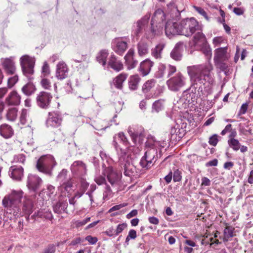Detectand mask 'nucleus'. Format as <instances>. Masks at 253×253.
Wrapping results in <instances>:
<instances>
[{"mask_svg": "<svg viewBox=\"0 0 253 253\" xmlns=\"http://www.w3.org/2000/svg\"><path fill=\"white\" fill-rule=\"evenodd\" d=\"M166 14L161 9L156 10L151 20V31L152 35L160 33L165 24V32L168 37L171 38L173 36L181 35L180 23L169 20L166 23Z\"/></svg>", "mask_w": 253, "mask_h": 253, "instance_id": "f257e3e1", "label": "nucleus"}, {"mask_svg": "<svg viewBox=\"0 0 253 253\" xmlns=\"http://www.w3.org/2000/svg\"><path fill=\"white\" fill-rule=\"evenodd\" d=\"M211 64L208 61L205 64L190 66L187 67L188 74L193 84H204L206 82L211 83Z\"/></svg>", "mask_w": 253, "mask_h": 253, "instance_id": "f03ea898", "label": "nucleus"}, {"mask_svg": "<svg viewBox=\"0 0 253 253\" xmlns=\"http://www.w3.org/2000/svg\"><path fill=\"white\" fill-rule=\"evenodd\" d=\"M23 196L22 191L13 190L10 194L4 197L2 200V205L9 211L10 213L16 216L21 213L20 204Z\"/></svg>", "mask_w": 253, "mask_h": 253, "instance_id": "7ed1b4c3", "label": "nucleus"}, {"mask_svg": "<svg viewBox=\"0 0 253 253\" xmlns=\"http://www.w3.org/2000/svg\"><path fill=\"white\" fill-rule=\"evenodd\" d=\"M115 147L119 156V162L121 170L123 171L125 175L131 177L135 170V168L127 159L126 149L120 148L119 151L116 142Z\"/></svg>", "mask_w": 253, "mask_h": 253, "instance_id": "20e7f679", "label": "nucleus"}, {"mask_svg": "<svg viewBox=\"0 0 253 253\" xmlns=\"http://www.w3.org/2000/svg\"><path fill=\"white\" fill-rule=\"evenodd\" d=\"M150 141L146 143V146L149 147L150 148L146 151L140 162V165L142 168L146 169H150L157 161V150L152 147L153 144L151 143Z\"/></svg>", "mask_w": 253, "mask_h": 253, "instance_id": "39448f33", "label": "nucleus"}, {"mask_svg": "<svg viewBox=\"0 0 253 253\" xmlns=\"http://www.w3.org/2000/svg\"><path fill=\"white\" fill-rule=\"evenodd\" d=\"M181 35L189 37L196 32H201V27L193 18H187L180 22Z\"/></svg>", "mask_w": 253, "mask_h": 253, "instance_id": "423d86ee", "label": "nucleus"}, {"mask_svg": "<svg viewBox=\"0 0 253 253\" xmlns=\"http://www.w3.org/2000/svg\"><path fill=\"white\" fill-rule=\"evenodd\" d=\"M68 170L63 169L58 174L56 180L60 184L59 189L63 196L69 197V193L73 186L72 178L67 175Z\"/></svg>", "mask_w": 253, "mask_h": 253, "instance_id": "0eeeda50", "label": "nucleus"}, {"mask_svg": "<svg viewBox=\"0 0 253 253\" xmlns=\"http://www.w3.org/2000/svg\"><path fill=\"white\" fill-rule=\"evenodd\" d=\"M205 36L201 32H198L194 36L193 45L197 48H201L202 52L205 55L207 59H210L211 57V50L206 44Z\"/></svg>", "mask_w": 253, "mask_h": 253, "instance_id": "6e6552de", "label": "nucleus"}, {"mask_svg": "<svg viewBox=\"0 0 253 253\" xmlns=\"http://www.w3.org/2000/svg\"><path fill=\"white\" fill-rule=\"evenodd\" d=\"M186 84V78L180 72L175 76L170 77L167 81L168 88L174 92H177L183 87Z\"/></svg>", "mask_w": 253, "mask_h": 253, "instance_id": "1a4fd4ad", "label": "nucleus"}, {"mask_svg": "<svg viewBox=\"0 0 253 253\" xmlns=\"http://www.w3.org/2000/svg\"><path fill=\"white\" fill-rule=\"evenodd\" d=\"M55 165L56 162L52 157L42 156L37 161V168L41 172L49 174Z\"/></svg>", "mask_w": 253, "mask_h": 253, "instance_id": "9d476101", "label": "nucleus"}, {"mask_svg": "<svg viewBox=\"0 0 253 253\" xmlns=\"http://www.w3.org/2000/svg\"><path fill=\"white\" fill-rule=\"evenodd\" d=\"M20 63L23 74L25 76L29 77L30 76L34 74V67L35 63L34 58L28 55H23L20 59Z\"/></svg>", "mask_w": 253, "mask_h": 253, "instance_id": "9b49d317", "label": "nucleus"}, {"mask_svg": "<svg viewBox=\"0 0 253 253\" xmlns=\"http://www.w3.org/2000/svg\"><path fill=\"white\" fill-rule=\"evenodd\" d=\"M52 96L51 93L46 91H41L37 96V103L39 107L43 109H47L51 102Z\"/></svg>", "mask_w": 253, "mask_h": 253, "instance_id": "f8f14e48", "label": "nucleus"}, {"mask_svg": "<svg viewBox=\"0 0 253 253\" xmlns=\"http://www.w3.org/2000/svg\"><path fill=\"white\" fill-rule=\"evenodd\" d=\"M1 64L3 69L7 75H13L15 73L16 68L13 57L1 58Z\"/></svg>", "mask_w": 253, "mask_h": 253, "instance_id": "ddd939ff", "label": "nucleus"}, {"mask_svg": "<svg viewBox=\"0 0 253 253\" xmlns=\"http://www.w3.org/2000/svg\"><path fill=\"white\" fill-rule=\"evenodd\" d=\"M34 205L32 199L30 198L25 197L23 202L21 213L16 216L23 215L25 214L27 220L29 219L30 214L33 212Z\"/></svg>", "mask_w": 253, "mask_h": 253, "instance_id": "4468645a", "label": "nucleus"}, {"mask_svg": "<svg viewBox=\"0 0 253 253\" xmlns=\"http://www.w3.org/2000/svg\"><path fill=\"white\" fill-rule=\"evenodd\" d=\"M20 102L21 96L15 90L9 92L4 99V103L7 106H18Z\"/></svg>", "mask_w": 253, "mask_h": 253, "instance_id": "2eb2a0df", "label": "nucleus"}, {"mask_svg": "<svg viewBox=\"0 0 253 253\" xmlns=\"http://www.w3.org/2000/svg\"><path fill=\"white\" fill-rule=\"evenodd\" d=\"M42 183V179L38 176L30 174L27 179V186L32 191H36L39 189Z\"/></svg>", "mask_w": 253, "mask_h": 253, "instance_id": "dca6fc26", "label": "nucleus"}, {"mask_svg": "<svg viewBox=\"0 0 253 253\" xmlns=\"http://www.w3.org/2000/svg\"><path fill=\"white\" fill-rule=\"evenodd\" d=\"M8 174L13 180L20 181L24 176L23 168L21 166H11L9 168Z\"/></svg>", "mask_w": 253, "mask_h": 253, "instance_id": "f3484780", "label": "nucleus"}, {"mask_svg": "<svg viewBox=\"0 0 253 253\" xmlns=\"http://www.w3.org/2000/svg\"><path fill=\"white\" fill-rule=\"evenodd\" d=\"M105 174L106 175L108 181L114 186L117 184L121 177V174H118L113 170L112 167H109L105 170Z\"/></svg>", "mask_w": 253, "mask_h": 253, "instance_id": "a211bd4d", "label": "nucleus"}, {"mask_svg": "<svg viewBox=\"0 0 253 253\" xmlns=\"http://www.w3.org/2000/svg\"><path fill=\"white\" fill-rule=\"evenodd\" d=\"M150 18L149 15H145L140 20H139L133 25L134 34L138 36L139 34L142 33L143 30L147 25Z\"/></svg>", "mask_w": 253, "mask_h": 253, "instance_id": "6ab92c4d", "label": "nucleus"}, {"mask_svg": "<svg viewBox=\"0 0 253 253\" xmlns=\"http://www.w3.org/2000/svg\"><path fill=\"white\" fill-rule=\"evenodd\" d=\"M68 68L66 63L59 62L56 66V77L59 80H63L67 77Z\"/></svg>", "mask_w": 253, "mask_h": 253, "instance_id": "aec40b11", "label": "nucleus"}, {"mask_svg": "<svg viewBox=\"0 0 253 253\" xmlns=\"http://www.w3.org/2000/svg\"><path fill=\"white\" fill-rule=\"evenodd\" d=\"M71 170L73 173L81 176L85 174L86 171L85 164L80 161L74 162L71 166Z\"/></svg>", "mask_w": 253, "mask_h": 253, "instance_id": "412c9836", "label": "nucleus"}, {"mask_svg": "<svg viewBox=\"0 0 253 253\" xmlns=\"http://www.w3.org/2000/svg\"><path fill=\"white\" fill-rule=\"evenodd\" d=\"M62 122L61 116L57 113H49L46 121L47 126L52 127H58L60 126Z\"/></svg>", "mask_w": 253, "mask_h": 253, "instance_id": "4be33fe9", "label": "nucleus"}, {"mask_svg": "<svg viewBox=\"0 0 253 253\" xmlns=\"http://www.w3.org/2000/svg\"><path fill=\"white\" fill-rule=\"evenodd\" d=\"M108 65L116 72L123 69V64L114 54H112L109 57Z\"/></svg>", "mask_w": 253, "mask_h": 253, "instance_id": "5701e85b", "label": "nucleus"}, {"mask_svg": "<svg viewBox=\"0 0 253 253\" xmlns=\"http://www.w3.org/2000/svg\"><path fill=\"white\" fill-rule=\"evenodd\" d=\"M14 134L12 127L6 124L0 126V135L5 139L11 138Z\"/></svg>", "mask_w": 253, "mask_h": 253, "instance_id": "b1692460", "label": "nucleus"}, {"mask_svg": "<svg viewBox=\"0 0 253 253\" xmlns=\"http://www.w3.org/2000/svg\"><path fill=\"white\" fill-rule=\"evenodd\" d=\"M134 53V50L131 48L128 51L127 54L125 56L126 64L129 69H131L135 67L138 63L136 60L133 59Z\"/></svg>", "mask_w": 253, "mask_h": 253, "instance_id": "393cba45", "label": "nucleus"}, {"mask_svg": "<svg viewBox=\"0 0 253 253\" xmlns=\"http://www.w3.org/2000/svg\"><path fill=\"white\" fill-rule=\"evenodd\" d=\"M153 65V63L149 59H146L140 63L139 68V72L143 76L147 75Z\"/></svg>", "mask_w": 253, "mask_h": 253, "instance_id": "a878e982", "label": "nucleus"}, {"mask_svg": "<svg viewBox=\"0 0 253 253\" xmlns=\"http://www.w3.org/2000/svg\"><path fill=\"white\" fill-rule=\"evenodd\" d=\"M68 206L67 199L62 201L60 200L56 204L53 205V209L55 213L58 214L66 212Z\"/></svg>", "mask_w": 253, "mask_h": 253, "instance_id": "bb28decb", "label": "nucleus"}, {"mask_svg": "<svg viewBox=\"0 0 253 253\" xmlns=\"http://www.w3.org/2000/svg\"><path fill=\"white\" fill-rule=\"evenodd\" d=\"M32 118L28 111L26 109H22L20 116V122L23 125H27L30 126L32 123Z\"/></svg>", "mask_w": 253, "mask_h": 253, "instance_id": "cd10ccee", "label": "nucleus"}, {"mask_svg": "<svg viewBox=\"0 0 253 253\" xmlns=\"http://www.w3.org/2000/svg\"><path fill=\"white\" fill-rule=\"evenodd\" d=\"M116 46L114 51L119 55H122L127 48V43L126 42L118 39L116 41Z\"/></svg>", "mask_w": 253, "mask_h": 253, "instance_id": "c85d7f7f", "label": "nucleus"}, {"mask_svg": "<svg viewBox=\"0 0 253 253\" xmlns=\"http://www.w3.org/2000/svg\"><path fill=\"white\" fill-rule=\"evenodd\" d=\"M227 47H220L215 50L214 57V61L219 60H225L227 59Z\"/></svg>", "mask_w": 253, "mask_h": 253, "instance_id": "c756f323", "label": "nucleus"}, {"mask_svg": "<svg viewBox=\"0 0 253 253\" xmlns=\"http://www.w3.org/2000/svg\"><path fill=\"white\" fill-rule=\"evenodd\" d=\"M127 75L125 73H122L117 76L113 80V84L115 86L119 89L123 88V83L126 79Z\"/></svg>", "mask_w": 253, "mask_h": 253, "instance_id": "7c9ffc66", "label": "nucleus"}, {"mask_svg": "<svg viewBox=\"0 0 253 253\" xmlns=\"http://www.w3.org/2000/svg\"><path fill=\"white\" fill-rule=\"evenodd\" d=\"M137 47L138 54L140 56H144L148 53V45L145 42H139L137 44Z\"/></svg>", "mask_w": 253, "mask_h": 253, "instance_id": "2f4dec72", "label": "nucleus"}, {"mask_svg": "<svg viewBox=\"0 0 253 253\" xmlns=\"http://www.w3.org/2000/svg\"><path fill=\"white\" fill-rule=\"evenodd\" d=\"M140 80V79L138 75L131 76L129 78L128 81L129 89L131 90H136L138 87Z\"/></svg>", "mask_w": 253, "mask_h": 253, "instance_id": "473e14b6", "label": "nucleus"}, {"mask_svg": "<svg viewBox=\"0 0 253 253\" xmlns=\"http://www.w3.org/2000/svg\"><path fill=\"white\" fill-rule=\"evenodd\" d=\"M108 56V52L106 49L100 50L96 56L97 61L103 66L106 64V58Z\"/></svg>", "mask_w": 253, "mask_h": 253, "instance_id": "72a5a7b5", "label": "nucleus"}, {"mask_svg": "<svg viewBox=\"0 0 253 253\" xmlns=\"http://www.w3.org/2000/svg\"><path fill=\"white\" fill-rule=\"evenodd\" d=\"M36 88L31 83H28L23 86L22 91L26 95L30 96L35 92Z\"/></svg>", "mask_w": 253, "mask_h": 253, "instance_id": "f704fd0d", "label": "nucleus"}, {"mask_svg": "<svg viewBox=\"0 0 253 253\" xmlns=\"http://www.w3.org/2000/svg\"><path fill=\"white\" fill-rule=\"evenodd\" d=\"M18 109L16 108H10L6 112V118L9 121H14L17 117Z\"/></svg>", "mask_w": 253, "mask_h": 253, "instance_id": "c9c22d12", "label": "nucleus"}, {"mask_svg": "<svg viewBox=\"0 0 253 253\" xmlns=\"http://www.w3.org/2000/svg\"><path fill=\"white\" fill-rule=\"evenodd\" d=\"M118 139V140H120L121 142H122L125 145L127 146L128 144V142L127 139H126V136L124 135V133L123 132H120L117 135H116L114 137V146H115V142L117 143V146L118 147V150L119 151L120 148H121L118 145L117 140Z\"/></svg>", "mask_w": 253, "mask_h": 253, "instance_id": "e433bc0d", "label": "nucleus"}, {"mask_svg": "<svg viewBox=\"0 0 253 253\" xmlns=\"http://www.w3.org/2000/svg\"><path fill=\"white\" fill-rule=\"evenodd\" d=\"M164 47V44H159L154 49L152 50V55L156 59H160L162 58V52Z\"/></svg>", "mask_w": 253, "mask_h": 253, "instance_id": "4c0bfd02", "label": "nucleus"}, {"mask_svg": "<svg viewBox=\"0 0 253 253\" xmlns=\"http://www.w3.org/2000/svg\"><path fill=\"white\" fill-rule=\"evenodd\" d=\"M39 216L41 217H43L47 219L51 220L52 219L53 216L51 211H45L44 210L39 211L37 213L35 212L34 214L32 217Z\"/></svg>", "mask_w": 253, "mask_h": 253, "instance_id": "58836bf2", "label": "nucleus"}, {"mask_svg": "<svg viewBox=\"0 0 253 253\" xmlns=\"http://www.w3.org/2000/svg\"><path fill=\"white\" fill-rule=\"evenodd\" d=\"M128 133H129L130 135L131 136L132 140L134 142H135L137 141V139L138 138L139 139V140H142L144 136L143 128L140 129V132L135 131L133 132L131 130H129Z\"/></svg>", "mask_w": 253, "mask_h": 253, "instance_id": "ea45409f", "label": "nucleus"}, {"mask_svg": "<svg viewBox=\"0 0 253 253\" xmlns=\"http://www.w3.org/2000/svg\"><path fill=\"white\" fill-rule=\"evenodd\" d=\"M155 84V81L154 80H151L147 81L142 86V91L144 93H148Z\"/></svg>", "mask_w": 253, "mask_h": 253, "instance_id": "a19ab883", "label": "nucleus"}, {"mask_svg": "<svg viewBox=\"0 0 253 253\" xmlns=\"http://www.w3.org/2000/svg\"><path fill=\"white\" fill-rule=\"evenodd\" d=\"M229 146L234 151H238L240 149L241 144L238 140L236 139H229L228 141Z\"/></svg>", "mask_w": 253, "mask_h": 253, "instance_id": "79ce46f5", "label": "nucleus"}, {"mask_svg": "<svg viewBox=\"0 0 253 253\" xmlns=\"http://www.w3.org/2000/svg\"><path fill=\"white\" fill-rule=\"evenodd\" d=\"M165 100L160 99L156 101L153 104V109L157 112L162 110L164 107Z\"/></svg>", "mask_w": 253, "mask_h": 253, "instance_id": "37998d69", "label": "nucleus"}, {"mask_svg": "<svg viewBox=\"0 0 253 253\" xmlns=\"http://www.w3.org/2000/svg\"><path fill=\"white\" fill-rule=\"evenodd\" d=\"M168 7L169 9H170L171 12H172L170 14L171 15L174 13L175 17L179 15V11L173 2H170L169 4H168Z\"/></svg>", "mask_w": 253, "mask_h": 253, "instance_id": "c03bdc74", "label": "nucleus"}, {"mask_svg": "<svg viewBox=\"0 0 253 253\" xmlns=\"http://www.w3.org/2000/svg\"><path fill=\"white\" fill-rule=\"evenodd\" d=\"M222 61H216L215 63L217 68H219L222 71L226 73L228 70V65Z\"/></svg>", "mask_w": 253, "mask_h": 253, "instance_id": "a18cd8bd", "label": "nucleus"}, {"mask_svg": "<svg viewBox=\"0 0 253 253\" xmlns=\"http://www.w3.org/2000/svg\"><path fill=\"white\" fill-rule=\"evenodd\" d=\"M170 57L175 60H180L182 57L181 52L173 49L170 53Z\"/></svg>", "mask_w": 253, "mask_h": 253, "instance_id": "49530a36", "label": "nucleus"}, {"mask_svg": "<svg viewBox=\"0 0 253 253\" xmlns=\"http://www.w3.org/2000/svg\"><path fill=\"white\" fill-rule=\"evenodd\" d=\"M224 239L227 241L233 236V229L230 227H226L224 230Z\"/></svg>", "mask_w": 253, "mask_h": 253, "instance_id": "de8ad7c7", "label": "nucleus"}, {"mask_svg": "<svg viewBox=\"0 0 253 253\" xmlns=\"http://www.w3.org/2000/svg\"><path fill=\"white\" fill-rule=\"evenodd\" d=\"M26 160L25 155L23 154H19L15 155L14 161L16 163L24 164Z\"/></svg>", "mask_w": 253, "mask_h": 253, "instance_id": "09e8293b", "label": "nucleus"}, {"mask_svg": "<svg viewBox=\"0 0 253 253\" xmlns=\"http://www.w3.org/2000/svg\"><path fill=\"white\" fill-rule=\"evenodd\" d=\"M18 80V77L17 75L10 77L8 79L7 81V86L9 88H11L17 82Z\"/></svg>", "mask_w": 253, "mask_h": 253, "instance_id": "8fccbe9b", "label": "nucleus"}, {"mask_svg": "<svg viewBox=\"0 0 253 253\" xmlns=\"http://www.w3.org/2000/svg\"><path fill=\"white\" fill-rule=\"evenodd\" d=\"M56 251V246L55 245L52 244L48 245L42 253H55Z\"/></svg>", "mask_w": 253, "mask_h": 253, "instance_id": "3c124183", "label": "nucleus"}, {"mask_svg": "<svg viewBox=\"0 0 253 253\" xmlns=\"http://www.w3.org/2000/svg\"><path fill=\"white\" fill-rule=\"evenodd\" d=\"M41 85L45 89H49L51 87V82L46 78H43L41 82Z\"/></svg>", "mask_w": 253, "mask_h": 253, "instance_id": "603ef678", "label": "nucleus"}, {"mask_svg": "<svg viewBox=\"0 0 253 253\" xmlns=\"http://www.w3.org/2000/svg\"><path fill=\"white\" fill-rule=\"evenodd\" d=\"M127 227L126 223H122L119 224L117 228L115 229L116 236L121 233Z\"/></svg>", "mask_w": 253, "mask_h": 253, "instance_id": "864d4df0", "label": "nucleus"}, {"mask_svg": "<svg viewBox=\"0 0 253 253\" xmlns=\"http://www.w3.org/2000/svg\"><path fill=\"white\" fill-rule=\"evenodd\" d=\"M42 73L44 76H47L50 73L49 67L46 62H44L42 68Z\"/></svg>", "mask_w": 253, "mask_h": 253, "instance_id": "5fc2aeb1", "label": "nucleus"}, {"mask_svg": "<svg viewBox=\"0 0 253 253\" xmlns=\"http://www.w3.org/2000/svg\"><path fill=\"white\" fill-rule=\"evenodd\" d=\"M193 7L199 14L203 16L205 19L208 20H209V18L206 11L202 8L196 6H193Z\"/></svg>", "mask_w": 253, "mask_h": 253, "instance_id": "6e6d98bb", "label": "nucleus"}, {"mask_svg": "<svg viewBox=\"0 0 253 253\" xmlns=\"http://www.w3.org/2000/svg\"><path fill=\"white\" fill-rule=\"evenodd\" d=\"M218 142L217 135L214 134L211 136L209 138V143L210 145L215 146L216 145Z\"/></svg>", "mask_w": 253, "mask_h": 253, "instance_id": "4d7b16f0", "label": "nucleus"}, {"mask_svg": "<svg viewBox=\"0 0 253 253\" xmlns=\"http://www.w3.org/2000/svg\"><path fill=\"white\" fill-rule=\"evenodd\" d=\"M173 179L174 182L180 181L181 179V175L180 172L176 169L173 172Z\"/></svg>", "mask_w": 253, "mask_h": 253, "instance_id": "13d9d810", "label": "nucleus"}, {"mask_svg": "<svg viewBox=\"0 0 253 253\" xmlns=\"http://www.w3.org/2000/svg\"><path fill=\"white\" fill-rule=\"evenodd\" d=\"M95 181L98 185H101L105 183L106 180L104 176L102 175H99L96 176L94 179Z\"/></svg>", "mask_w": 253, "mask_h": 253, "instance_id": "bf43d9fd", "label": "nucleus"}, {"mask_svg": "<svg viewBox=\"0 0 253 253\" xmlns=\"http://www.w3.org/2000/svg\"><path fill=\"white\" fill-rule=\"evenodd\" d=\"M89 186V183L84 179L81 181V190L85 192Z\"/></svg>", "mask_w": 253, "mask_h": 253, "instance_id": "052dcab7", "label": "nucleus"}, {"mask_svg": "<svg viewBox=\"0 0 253 253\" xmlns=\"http://www.w3.org/2000/svg\"><path fill=\"white\" fill-rule=\"evenodd\" d=\"M168 77H169L173 74L176 71V68L175 66L169 65L168 68Z\"/></svg>", "mask_w": 253, "mask_h": 253, "instance_id": "680f3d73", "label": "nucleus"}, {"mask_svg": "<svg viewBox=\"0 0 253 253\" xmlns=\"http://www.w3.org/2000/svg\"><path fill=\"white\" fill-rule=\"evenodd\" d=\"M85 240L92 245L95 244L98 241L97 238L95 237L88 235L85 237Z\"/></svg>", "mask_w": 253, "mask_h": 253, "instance_id": "e2e57ef3", "label": "nucleus"}, {"mask_svg": "<svg viewBox=\"0 0 253 253\" xmlns=\"http://www.w3.org/2000/svg\"><path fill=\"white\" fill-rule=\"evenodd\" d=\"M55 192V187L52 185H48L47 187V194L49 197H51Z\"/></svg>", "mask_w": 253, "mask_h": 253, "instance_id": "0e129e2a", "label": "nucleus"}, {"mask_svg": "<svg viewBox=\"0 0 253 253\" xmlns=\"http://www.w3.org/2000/svg\"><path fill=\"white\" fill-rule=\"evenodd\" d=\"M127 205V204L124 203L118 205H116L112 207L109 211V212H112L115 211L119 210L122 208H123Z\"/></svg>", "mask_w": 253, "mask_h": 253, "instance_id": "69168bd1", "label": "nucleus"}, {"mask_svg": "<svg viewBox=\"0 0 253 253\" xmlns=\"http://www.w3.org/2000/svg\"><path fill=\"white\" fill-rule=\"evenodd\" d=\"M223 41V40L222 37H217L213 39V43L215 46H218Z\"/></svg>", "mask_w": 253, "mask_h": 253, "instance_id": "338daca9", "label": "nucleus"}, {"mask_svg": "<svg viewBox=\"0 0 253 253\" xmlns=\"http://www.w3.org/2000/svg\"><path fill=\"white\" fill-rule=\"evenodd\" d=\"M211 185V180L206 177L202 178L201 186H209Z\"/></svg>", "mask_w": 253, "mask_h": 253, "instance_id": "774afa93", "label": "nucleus"}]
</instances>
